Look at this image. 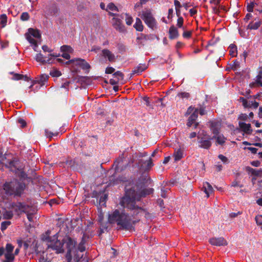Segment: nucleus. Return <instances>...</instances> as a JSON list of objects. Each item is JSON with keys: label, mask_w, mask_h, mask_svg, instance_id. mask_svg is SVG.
I'll use <instances>...</instances> for the list:
<instances>
[{"label": "nucleus", "mask_w": 262, "mask_h": 262, "mask_svg": "<svg viewBox=\"0 0 262 262\" xmlns=\"http://www.w3.org/2000/svg\"><path fill=\"white\" fill-rule=\"evenodd\" d=\"M50 231H48L42 235V240L47 243L48 247L56 250L57 253L67 250L66 257L68 262H78L82 258L83 252L85 250L83 241L77 246L76 242L68 236H65L61 242L60 239H58L59 233L52 237H50Z\"/></svg>", "instance_id": "nucleus-1"}, {"label": "nucleus", "mask_w": 262, "mask_h": 262, "mask_svg": "<svg viewBox=\"0 0 262 262\" xmlns=\"http://www.w3.org/2000/svg\"><path fill=\"white\" fill-rule=\"evenodd\" d=\"M108 221L110 224H116L122 229L129 230L132 227L130 217L118 210L108 214Z\"/></svg>", "instance_id": "nucleus-2"}, {"label": "nucleus", "mask_w": 262, "mask_h": 262, "mask_svg": "<svg viewBox=\"0 0 262 262\" xmlns=\"http://www.w3.org/2000/svg\"><path fill=\"white\" fill-rule=\"evenodd\" d=\"M152 189L143 190L140 192H136L134 189L127 190L125 196L122 200V205L130 209L136 208L135 201L139 200L140 197L149 194L152 192Z\"/></svg>", "instance_id": "nucleus-3"}, {"label": "nucleus", "mask_w": 262, "mask_h": 262, "mask_svg": "<svg viewBox=\"0 0 262 262\" xmlns=\"http://www.w3.org/2000/svg\"><path fill=\"white\" fill-rule=\"evenodd\" d=\"M25 187L24 184L14 180L10 183H6L4 185L3 191H5L7 195H19L24 189Z\"/></svg>", "instance_id": "nucleus-4"}, {"label": "nucleus", "mask_w": 262, "mask_h": 262, "mask_svg": "<svg viewBox=\"0 0 262 262\" xmlns=\"http://www.w3.org/2000/svg\"><path fill=\"white\" fill-rule=\"evenodd\" d=\"M220 123L217 122H211L210 129L214 135L212 139H216V143L220 145H223L226 141V138L223 135L219 134Z\"/></svg>", "instance_id": "nucleus-5"}, {"label": "nucleus", "mask_w": 262, "mask_h": 262, "mask_svg": "<svg viewBox=\"0 0 262 262\" xmlns=\"http://www.w3.org/2000/svg\"><path fill=\"white\" fill-rule=\"evenodd\" d=\"M198 138L201 147L208 149L211 146L210 141L212 139L204 130H202L199 132Z\"/></svg>", "instance_id": "nucleus-6"}, {"label": "nucleus", "mask_w": 262, "mask_h": 262, "mask_svg": "<svg viewBox=\"0 0 262 262\" xmlns=\"http://www.w3.org/2000/svg\"><path fill=\"white\" fill-rule=\"evenodd\" d=\"M199 111L198 108H194L192 106H190L186 112V114H190V116L188 119L187 125L188 127H191L192 125L195 128L198 125V123L196 122V119L198 118Z\"/></svg>", "instance_id": "nucleus-7"}, {"label": "nucleus", "mask_w": 262, "mask_h": 262, "mask_svg": "<svg viewBox=\"0 0 262 262\" xmlns=\"http://www.w3.org/2000/svg\"><path fill=\"white\" fill-rule=\"evenodd\" d=\"M67 64H71L72 66L75 68V70L80 68L83 70L89 72L91 68L90 65L84 59L81 58H76L68 61L66 62Z\"/></svg>", "instance_id": "nucleus-8"}, {"label": "nucleus", "mask_w": 262, "mask_h": 262, "mask_svg": "<svg viewBox=\"0 0 262 262\" xmlns=\"http://www.w3.org/2000/svg\"><path fill=\"white\" fill-rule=\"evenodd\" d=\"M19 208L21 211L24 212L27 214V218L30 222L34 221V216L37 212V208L35 206H30L20 204Z\"/></svg>", "instance_id": "nucleus-9"}, {"label": "nucleus", "mask_w": 262, "mask_h": 262, "mask_svg": "<svg viewBox=\"0 0 262 262\" xmlns=\"http://www.w3.org/2000/svg\"><path fill=\"white\" fill-rule=\"evenodd\" d=\"M141 17L144 21L145 23L150 28L154 29L156 27V21L153 17L150 11L146 10L143 11Z\"/></svg>", "instance_id": "nucleus-10"}, {"label": "nucleus", "mask_w": 262, "mask_h": 262, "mask_svg": "<svg viewBox=\"0 0 262 262\" xmlns=\"http://www.w3.org/2000/svg\"><path fill=\"white\" fill-rule=\"evenodd\" d=\"M14 247L10 244H7L6 247L5 253V259L3 262H13L14 258V256L12 253L13 251Z\"/></svg>", "instance_id": "nucleus-11"}, {"label": "nucleus", "mask_w": 262, "mask_h": 262, "mask_svg": "<svg viewBox=\"0 0 262 262\" xmlns=\"http://www.w3.org/2000/svg\"><path fill=\"white\" fill-rule=\"evenodd\" d=\"M59 56V54H50L49 55V57L48 59L46 60L45 57H43V55H42L41 53L37 54L35 56V60L39 62H40L41 63L44 64L46 63H51L53 62L52 61V58L53 57H57Z\"/></svg>", "instance_id": "nucleus-12"}, {"label": "nucleus", "mask_w": 262, "mask_h": 262, "mask_svg": "<svg viewBox=\"0 0 262 262\" xmlns=\"http://www.w3.org/2000/svg\"><path fill=\"white\" fill-rule=\"evenodd\" d=\"M210 244L216 246H222L227 245V241L223 237H212L209 241Z\"/></svg>", "instance_id": "nucleus-13"}, {"label": "nucleus", "mask_w": 262, "mask_h": 262, "mask_svg": "<svg viewBox=\"0 0 262 262\" xmlns=\"http://www.w3.org/2000/svg\"><path fill=\"white\" fill-rule=\"evenodd\" d=\"M112 24L114 28L120 32H124L125 30L124 25L119 18L113 17L112 20Z\"/></svg>", "instance_id": "nucleus-14"}, {"label": "nucleus", "mask_w": 262, "mask_h": 262, "mask_svg": "<svg viewBox=\"0 0 262 262\" xmlns=\"http://www.w3.org/2000/svg\"><path fill=\"white\" fill-rule=\"evenodd\" d=\"M102 55L105 58H107V59L111 62H113L115 60V54L107 49H104L102 51Z\"/></svg>", "instance_id": "nucleus-15"}, {"label": "nucleus", "mask_w": 262, "mask_h": 262, "mask_svg": "<svg viewBox=\"0 0 262 262\" xmlns=\"http://www.w3.org/2000/svg\"><path fill=\"white\" fill-rule=\"evenodd\" d=\"M239 126L243 132L246 134H250L252 133V129L249 123H245L243 122H239Z\"/></svg>", "instance_id": "nucleus-16"}, {"label": "nucleus", "mask_w": 262, "mask_h": 262, "mask_svg": "<svg viewBox=\"0 0 262 262\" xmlns=\"http://www.w3.org/2000/svg\"><path fill=\"white\" fill-rule=\"evenodd\" d=\"M204 192L206 194L207 198L213 193V189L212 186L208 182H205L203 184Z\"/></svg>", "instance_id": "nucleus-17"}, {"label": "nucleus", "mask_w": 262, "mask_h": 262, "mask_svg": "<svg viewBox=\"0 0 262 262\" xmlns=\"http://www.w3.org/2000/svg\"><path fill=\"white\" fill-rule=\"evenodd\" d=\"M27 35H31L35 39L39 40L40 38V34L38 30L30 28L28 30V32L26 34Z\"/></svg>", "instance_id": "nucleus-18"}, {"label": "nucleus", "mask_w": 262, "mask_h": 262, "mask_svg": "<svg viewBox=\"0 0 262 262\" xmlns=\"http://www.w3.org/2000/svg\"><path fill=\"white\" fill-rule=\"evenodd\" d=\"M26 37L28 41L33 46L34 51H36V49L38 47V39H35L33 37H32L31 35L27 34H26Z\"/></svg>", "instance_id": "nucleus-19"}, {"label": "nucleus", "mask_w": 262, "mask_h": 262, "mask_svg": "<svg viewBox=\"0 0 262 262\" xmlns=\"http://www.w3.org/2000/svg\"><path fill=\"white\" fill-rule=\"evenodd\" d=\"M184 152L183 150L180 148L177 149H175L174 152L173 153V157L175 161H179L183 157Z\"/></svg>", "instance_id": "nucleus-20"}, {"label": "nucleus", "mask_w": 262, "mask_h": 262, "mask_svg": "<svg viewBox=\"0 0 262 262\" xmlns=\"http://www.w3.org/2000/svg\"><path fill=\"white\" fill-rule=\"evenodd\" d=\"M169 37L171 39H174L178 37L179 33L177 29L174 26H171L169 30Z\"/></svg>", "instance_id": "nucleus-21"}, {"label": "nucleus", "mask_w": 262, "mask_h": 262, "mask_svg": "<svg viewBox=\"0 0 262 262\" xmlns=\"http://www.w3.org/2000/svg\"><path fill=\"white\" fill-rule=\"evenodd\" d=\"M248 171L251 174L259 177H262V169H253L252 168H248Z\"/></svg>", "instance_id": "nucleus-22"}, {"label": "nucleus", "mask_w": 262, "mask_h": 262, "mask_svg": "<svg viewBox=\"0 0 262 262\" xmlns=\"http://www.w3.org/2000/svg\"><path fill=\"white\" fill-rule=\"evenodd\" d=\"M134 27L138 31H142L143 30V26L140 19L137 18L136 19V23L134 25Z\"/></svg>", "instance_id": "nucleus-23"}, {"label": "nucleus", "mask_w": 262, "mask_h": 262, "mask_svg": "<svg viewBox=\"0 0 262 262\" xmlns=\"http://www.w3.org/2000/svg\"><path fill=\"white\" fill-rule=\"evenodd\" d=\"M147 68V67L146 65L145 64H139L138 65L135 69V70H134L133 72L134 73H137V74H139V73H140L141 72H142L143 71H144L145 70H146Z\"/></svg>", "instance_id": "nucleus-24"}, {"label": "nucleus", "mask_w": 262, "mask_h": 262, "mask_svg": "<svg viewBox=\"0 0 262 262\" xmlns=\"http://www.w3.org/2000/svg\"><path fill=\"white\" fill-rule=\"evenodd\" d=\"M229 54L232 57H234L237 55V48L234 45H230L229 47Z\"/></svg>", "instance_id": "nucleus-25"}, {"label": "nucleus", "mask_w": 262, "mask_h": 262, "mask_svg": "<svg viewBox=\"0 0 262 262\" xmlns=\"http://www.w3.org/2000/svg\"><path fill=\"white\" fill-rule=\"evenodd\" d=\"M122 18H125V23L127 25L130 26L132 24L133 19V17L130 15L128 14H125L124 17L123 16Z\"/></svg>", "instance_id": "nucleus-26"}, {"label": "nucleus", "mask_w": 262, "mask_h": 262, "mask_svg": "<svg viewBox=\"0 0 262 262\" xmlns=\"http://www.w3.org/2000/svg\"><path fill=\"white\" fill-rule=\"evenodd\" d=\"M61 52L72 53L73 52V49L69 46L64 45L60 48Z\"/></svg>", "instance_id": "nucleus-27"}, {"label": "nucleus", "mask_w": 262, "mask_h": 262, "mask_svg": "<svg viewBox=\"0 0 262 262\" xmlns=\"http://www.w3.org/2000/svg\"><path fill=\"white\" fill-rule=\"evenodd\" d=\"M58 8L56 6H52L49 10L48 14L51 15H55L58 12Z\"/></svg>", "instance_id": "nucleus-28"}, {"label": "nucleus", "mask_w": 262, "mask_h": 262, "mask_svg": "<svg viewBox=\"0 0 262 262\" xmlns=\"http://www.w3.org/2000/svg\"><path fill=\"white\" fill-rule=\"evenodd\" d=\"M50 74L52 77H59L61 75V72L56 69H53L51 70Z\"/></svg>", "instance_id": "nucleus-29"}, {"label": "nucleus", "mask_w": 262, "mask_h": 262, "mask_svg": "<svg viewBox=\"0 0 262 262\" xmlns=\"http://www.w3.org/2000/svg\"><path fill=\"white\" fill-rule=\"evenodd\" d=\"M260 25V21H257V22H255V23L250 24L248 26V28L251 30L252 29L256 30L259 27Z\"/></svg>", "instance_id": "nucleus-30"}, {"label": "nucleus", "mask_w": 262, "mask_h": 262, "mask_svg": "<svg viewBox=\"0 0 262 262\" xmlns=\"http://www.w3.org/2000/svg\"><path fill=\"white\" fill-rule=\"evenodd\" d=\"M7 17L5 14H3L0 17V22L2 27H4L7 24Z\"/></svg>", "instance_id": "nucleus-31"}, {"label": "nucleus", "mask_w": 262, "mask_h": 262, "mask_svg": "<svg viewBox=\"0 0 262 262\" xmlns=\"http://www.w3.org/2000/svg\"><path fill=\"white\" fill-rule=\"evenodd\" d=\"M255 221L257 226H260L262 229V215H257L255 217Z\"/></svg>", "instance_id": "nucleus-32"}, {"label": "nucleus", "mask_w": 262, "mask_h": 262, "mask_svg": "<svg viewBox=\"0 0 262 262\" xmlns=\"http://www.w3.org/2000/svg\"><path fill=\"white\" fill-rule=\"evenodd\" d=\"M174 3L175 7H176V12H177V15L178 16H179L180 15V8L181 7V4L177 0H174Z\"/></svg>", "instance_id": "nucleus-33"}, {"label": "nucleus", "mask_w": 262, "mask_h": 262, "mask_svg": "<svg viewBox=\"0 0 262 262\" xmlns=\"http://www.w3.org/2000/svg\"><path fill=\"white\" fill-rule=\"evenodd\" d=\"M48 76L46 75H42L39 80H38V83L40 84V86L44 85L45 82L47 80Z\"/></svg>", "instance_id": "nucleus-34"}, {"label": "nucleus", "mask_w": 262, "mask_h": 262, "mask_svg": "<svg viewBox=\"0 0 262 262\" xmlns=\"http://www.w3.org/2000/svg\"><path fill=\"white\" fill-rule=\"evenodd\" d=\"M106 11H117V7L113 3H110L107 6V8H106Z\"/></svg>", "instance_id": "nucleus-35"}, {"label": "nucleus", "mask_w": 262, "mask_h": 262, "mask_svg": "<svg viewBox=\"0 0 262 262\" xmlns=\"http://www.w3.org/2000/svg\"><path fill=\"white\" fill-rule=\"evenodd\" d=\"M10 224V222H9V221H6V222H3L1 224L2 231L5 230Z\"/></svg>", "instance_id": "nucleus-36"}, {"label": "nucleus", "mask_w": 262, "mask_h": 262, "mask_svg": "<svg viewBox=\"0 0 262 262\" xmlns=\"http://www.w3.org/2000/svg\"><path fill=\"white\" fill-rule=\"evenodd\" d=\"M20 18L22 20L24 21L27 20L29 18V15L27 12H24L21 14Z\"/></svg>", "instance_id": "nucleus-37"}, {"label": "nucleus", "mask_w": 262, "mask_h": 262, "mask_svg": "<svg viewBox=\"0 0 262 262\" xmlns=\"http://www.w3.org/2000/svg\"><path fill=\"white\" fill-rule=\"evenodd\" d=\"M178 19L177 20V26L179 28H181L183 24V18L182 17L178 16Z\"/></svg>", "instance_id": "nucleus-38"}, {"label": "nucleus", "mask_w": 262, "mask_h": 262, "mask_svg": "<svg viewBox=\"0 0 262 262\" xmlns=\"http://www.w3.org/2000/svg\"><path fill=\"white\" fill-rule=\"evenodd\" d=\"M177 96L181 98H188L189 97V94L188 93L182 92V93H179Z\"/></svg>", "instance_id": "nucleus-39"}, {"label": "nucleus", "mask_w": 262, "mask_h": 262, "mask_svg": "<svg viewBox=\"0 0 262 262\" xmlns=\"http://www.w3.org/2000/svg\"><path fill=\"white\" fill-rule=\"evenodd\" d=\"M254 7V3L253 2H251L250 4H248L247 7V10L249 12H252L253 10Z\"/></svg>", "instance_id": "nucleus-40"}, {"label": "nucleus", "mask_w": 262, "mask_h": 262, "mask_svg": "<svg viewBox=\"0 0 262 262\" xmlns=\"http://www.w3.org/2000/svg\"><path fill=\"white\" fill-rule=\"evenodd\" d=\"M152 162L151 159H149L146 161V167L145 168V170L149 169L152 166Z\"/></svg>", "instance_id": "nucleus-41"}, {"label": "nucleus", "mask_w": 262, "mask_h": 262, "mask_svg": "<svg viewBox=\"0 0 262 262\" xmlns=\"http://www.w3.org/2000/svg\"><path fill=\"white\" fill-rule=\"evenodd\" d=\"M218 157L224 163H226L228 161V158L222 155H219Z\"/></svg>", "instance_id": "nucleus-42"}, {"label": "nucleus", "mask_w": 262, "mask_h": 262, "mask_svg": "<svg viewBox=\"0 0 262 262\" xmlns=\"http://www.w3.org/2000/svg\"><path fill=\"white\" fill-rule=\"evenodd\" d=\"M191 35V31H185L183 34V36L184 38H190Z\"/></svg>", "instance_id": "nucleus-43"}, {"label": "nucleus", "mask_w": 262, "mask_h": 262, "mask_svg": "<svg viewBox=\"0 0 262 262\" xmlns=\"http://www.w3.org/2000/svg\"><path fill=\"white\" fill-rule=\"evenodd\" d=\"M115 71V69L112 67H107L106 69L105 72L107 74H111L113 73Z\"/></svg>", "instance_id": "nucleus-44"}, {"label": "nucleus", "mask_w": 262, "mask_h": 262, "mask_svg": "<svg viewBox=\"0 0 262 262\" xmlns=\"http://www.w3.org/2000/svg\"><path fill=\"white\" fill-rule=\"evenodd\" d=\"M70 53L62 52V56L64 58L69 59L70 58Z\"/></svg>", "instance_id": "nucleus-45"}, {"label": "nucleus", "mask_w": 262, "mask_h": 262, "mask_svg": "<svg viewBox=\"0 0 262 262\" xmlns=\"http://www.w3.org/2000/svg\"><path fill=\"white\" fill-rule=\"evenodd\" d=\"M245 149H247L250 150L251 151V152L253 154L256 153V152L257 151V148H254V147H247V148L245 147Z\"/></svg>", "instance_id": "nucleus-46"}, {"label": "nucleus", "mask_w": 262, "mask_h": 262, "mask_svg": "<svg viewBox=\"0 0 262 262\" xmlns=\"http://www.w3.org/2000/svg\"><path fill=\"white\" fill-rule=\"evenodd\" d=\"M18 122L21 125V126L22 127H25L26 125V123L25 121L22 119H19L18 120Z\"/></svg>", "instance_id": "nucleus-47"}, {"label": "nucleus", "mask_w": 262, "mask_h": 262, "mask_svg": "<svg viewBox=\"0 0 262 262\" xmlns=\"http://www.w3.org/2000/svg\"><path fill=\"white\" fill-rule=\"evenodd\" d=\"M173 10L172 8L169 9L168 10V14L167 17L168 19H171L172 17V13H173Z\"/></svg>", "instance_id": "nucleus-48"}, {"label": "nucleus", "mask_w": 262, "mask_h": 262, "mask_svg": "<svg viewBox=\"0 0 262 262\" xmlns=\"http://www.w3.org/2000/svg\"><path fill=\"white\" fill-rule=\"evenodd\" d=\"M42 49L43 50V51L44 52H52V50L51 49H50L48 46H43L42 47Z\"/></svg>", "instance_id": "nucleus-49"}, {"label": "nucleus", "mask_w": 262, "mask_h": 262, "mask_svg": "<svg viewBox=\"0 0 262 262\" xmlns=\"http://www.w3.org/2000/svg\"><path fill=\"white\" fill-rule=\"evenodd\" d=\"M251 165L255 167H258L260 165V162L258 161H254L251 162Z\"/></svg>", "instance_id": "nucleus-50"}, {"label": "nucleus", "mask_w": 262, "mask_h": 262, "mask_svg": "<svg viewBox=\"0 0 262 262\" xmlns=\"http://www.w3.org/2000/svg\"><path fill=\"white\" fill-rule=\"evenodd\" d=\"M248 116L245 114H242L239 117V118L242 120H246Z\"/></svg>", "instance_id": "nucleus-51"}, {"label": "nucleus", "mask_w": 262, "mask_h": 262, "mask_svg": "<svg viewBox=\"0 0 262 262\" xmlns=\"http://www.w3.org/2000/svg\"><path fill=\"white\" fill-rule=\"evenodd\" d=\"M231 186H232V187H237V186H239V184L238 182H237V181H234L231 183ZM240 187H242V186H240Z\"/></svg>", "instance_id": "nucleus-52"}, {"label": "nucleus", "mask_w": 262, "mask_h": 262, "mask_svg": "<svg viewBox=\"0 0 262 262\" xmlns=\"http://www.w3.org/2000/svg\"><path fill=\"white\" fill-rule=\"evenodd\" d=\"M24 77V76L19 74H16L14 76V79L15 80H19L22 79V78Z\"/></svg>", "instance_id": "nucleus-53"}, {"label": "nucleus", "mask_w": 262, "mask_h": 262, "mask_svg": "<svg viewBox=\"0 0 262 262\" xmlns=\"http://www.w3.org/2000/svg\"><path fill=\"white\" fill-rule=\"evenodd\" d=\"M196 12H197L196 10L194 8L191 9L189 10V12L190 13L191 16L194 15L196 13Z\"/></svg>", "instance_id": "nucleus-54"}, {"label": "nucleus", "mask_w": 262, "mask_h": 262, "mask_svg": "<svg viewBox=\"0 0 262 262\" xmlns=\"http://www.w3.org/2000/svg\"><path fill=\"white\" fill-rule=\"evenodd\" d=\"M150 183V179L146 177L144 179V181L142 183L144 185H147Z\"/></svg>", "instance_id": "nucleus-55"}, {"label": "nucleus", "mask_w": 262, "mask_h": 262, "mask_svg": "<svg viewBox=\"0 0 262 262\" xmlns=\"http://www.w3.org/2000/svg\"><path fill=\"white\" fill-rule=\"evenodd\" d=\"M100 48L98 47H93L91 51L92 52H97L99 50H100Z\"/></svg>", "instance_id": "nucleus-56"}, {"label": "nucleus", "mask_w": 262, "mask_h": 262, "mask_svg": "<svg viewBox=\"0 0 262 262\" xmlns=\"http://www.w3.org/2000/svg\"><path fill=\"white\" fill-rule=\"evenodd\" d=\"M45 134L46 136L48 137H51L52 136V133H51L50 132L48 131L47 129L45 130Z\"/></svg>", "instance_id": "nucleus-57"}, {"label": "nucleus", "mask_w": 262, "mask_h": 262, "mask_svg": "<svg viewBox=\"0 0 262 262\" xmlns=\"http://www.w3.org/2000/svg\"><path fill=\"white\" fill-rule=\"evenodd\" d=\"M114 75H115V76H119V77H120L121 78H123V75H122V74L121 72H119V71H118V72H116V73L114 74Z\"/></svg>", "instance_id": "nucleus-58"}, {"label": "nucleus", "mask_w": 262, "mask_h": 262, "mask_svg": "<svg viewBox=\"0 0 262 262\" xmlns=\"http://www.w3.org/2000/svg\"><path fill=\"white\" fill-rule=\"evenodd\" d=\"M199 112L200 113V115H203L205 114V110L203 108H200L199 110H198Z\"/></svg>", "instance_id": "nucleus-59"}, {"label": "nucleus", "mask_w": 262, "mask_h": 262, "mask_svg": "<svg viewBox=\"0 0 262 262\" xmlns=\"http://www.w3.org/2000/svg\"><path fill=\"white\" fill-rule=\"evenodd\" d=\"M169 160H170V157H165L163 161V163L164 164L167 163L169 161Z\"/></svg>", "instance_id": "nucleus-60"}, {"label": "nucleus", "mask_w": 262, "mask_h": 262, "mask_svg": "<svg viewBox=\"0 0 262 262\" xmlns=\"http://www.w3.org/2000/svg\"><path fill=\"white\" fill-rule=\"evenodd\" d=\"M196 136V133L195 132H192L190 134L189 137L190 138H193L195 137Z\"/></svg>", "instance_id": "nucleus-61"}, {"label": "nucleus", "mask_w": 262, "mask_h": 262, "mask_svg": "<svg viewBox=\"0 0 262 262\" xmlns=\"http://www.w3.org/2000/svg\"><path fill=\"white\" fill-rule=\"evenodd\" d=\"M215 167L216 170L218 171H220L222 169V166L221 165H216Z\"/></svg>", "instance_id": "nucleus-62"}, {"label": "nucleus", "mask_w": 262, "mask_h": 262, "mask_svg": "<svg viewBox=\"0 0 262 262\" xmlns=\"http://www.w3.org/2000/svg\"><path fill=\"white\" fill-rule=\"evenodd\" d=\"M38 262H49V261H48L47 259H46L43 257H41Z\"/></svg>", "instance_id": "nucleus-63"}, {"label": "nucleus", "mask_w": 262, "mask_h": 262, "mask_svg": "<svg viewBox=\"0 0 262 262\" xmlns=\"http://www.w3.org/2000/svg\"><path fill=\"white\" fill-rule=\"evenodd\" d=\"M257 203L260 205V206H262V198L261 199H259L258 200H257Z\"/></svg>", "instance_id": "nucleus-64"}]
</instances>
